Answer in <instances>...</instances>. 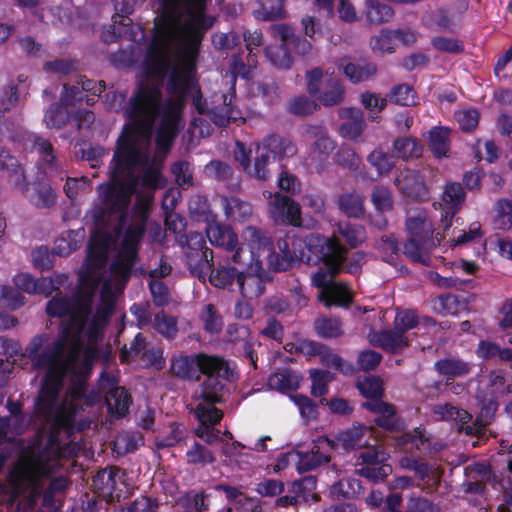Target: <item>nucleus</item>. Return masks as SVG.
Returning a JSON list of instances; mask_svg holds the SVG:
<instances>
[{
  "label": "nucleus",
  "instance_id": "obj_35",
  "mask_svg": "<svg viewBox=\"0 0 512 512\" xmlns=\"http://www.w3.org/2000/svg\"><path fill=\"white\" fill-rule=\"evenodd\" d=\"M0 173L13 178L16 186H23L25 189L27 188L23 168L19 164L18 160L6 149H0Z\"/></svg>",
  "mask_w": 512,
  "mask_h": 512
},
{
  "label": "nucleus",
  "instance_id": "obj_17",
  "mask_svg": "<svg viewBox=\"0 0 512 512\" xmlns=\"http://www.w3.org/2000/svg\"><path fill=\"white\" fill-rule=\"evenodd\" d=\"M336 66L353 84L365 82L377 73L375 63L366 60L354 63L350 61L349 57L340 58Z\"/></svg>",
  "mask_w": 512,
  "mask_h": 512
},
{
  "label": "nucleus",
  "instance_id": "obj_46",
  "mask_svg": "<svg viewBox=\"0 0 512 512\" xmlns=\"http://www.w3.org/2000/svg\"><path fill=\"white\" fill-rule=\"evenodd\" d=\"M393 149L398 158L408 160L418 158L422 154V146L411 137H398L393 141Z\"/></svg>",
  "mask_w": 512,
  "mask_h": 512
},
{
  "label": "nucleus",
  "instance_id": "obj_44",
  "mask_svg": "<svg viewBox=\"0 0 512 512\" xmlns=\"http://www.w3.org/2000/svg\"><path fill=\"white\" fill-rule=\"evenodd\" d=\"M494 211V227L499 230L512 229V197L498 199Z\"/></svg>",
  "mask_w": 512,
  "mask_h": 512
},
{
  "label": "nucleus",
  "instance_id": "obj_9",
  "mask_svg": "<svg viewBox=\"0 0 512 512\" xmlns=\"http://www.w3.org/2000/svg\"><path fill=\"white\" fill-rule=\"evenodd\" d=\"M206 236L213 246L225 248L227 251H234L232 262L248 265V263L242 259L245 250L243 247H238V236L230 226L221 224L215 220L208 222L206 226Z\"/></svg>",
  "mask_w": 512,
  "mask_h": 512
},
{
  "label": "nucleus",
  "instance_id": "obj_18",
  "mask_svg": "<svg viewBox=\"0 0 512 512\" xmlns=\"http://www.w3.org/2000/svg\"><path fill=\"white\" fill-rule=\"evenodd\" d=\"M181 121L182 115L163 111V118L159 122L155 139L159 149L166 151L170 149L181 129Z\"/></svg>",
  "mask_w": 512,
  "mask_h": 512
},
{
  "label": "nucleus",
  "instance_id": "obj_39",
  "mask_svg": "<svg viewBox=\"0 0 512 512\" xmlns=\"http://www.w3.org/2000/svg\"><path fill=\"white\" fill-rule=\"evenodd\" d=\"M337 204L340 211L350 218L359 219L364 216L363 198L355 192L340 195Z\"/></svg>",
  "mask_w": 512,
  "mask_h": 512
},
{
  "label": "nucleus",
  "instance_id": "obj_8",
  "mask_svg": "<svg viewBox=\"0 0 512 512\" xmlns=\"http://www.w3.org/2000/svg\"><path fill=\"white\" fill-rule=\"evenodd\" d=\"M116 298L108 287H103L100 293V299L96 306L94 314L89 317L85 334L89 340H98L103 336L105 327L109 324L111 316L115 310Z\"/></svg>",
  "mask_w": 512,
  "mask_h": 512
},
{
  "label": "nucleus",
  "instance_id": "obj_6",
  "mask_svg": "<svg viewBox=\"0 0 512 512\" xmlns=\"http://www.w3.org/2000/svg\"><path fill=\"white\" fill-rule=\"evenodd\" d=\"M193 72L194 68L172 69L166 84V91L171 97L164 101L165 111L183 114L190 94L199 86Z\"/></svg>",
  "mask_w": 512,
  "mask_h": 512
},
{
  "label": "nucleus",
  "instance_id": "obj_59",
  "mask_svg": "<svg viewBox=\"0 0 512 512\" xmlns=\"http://www.w3.org/2000/svg\"><path fill=\"white\" fill-rule=\"evenodd\" d=\"M314 328L317 334L322 338H337L343 333L340 320L332 317L316 319Z\"/></svg>",
  "mask_w": 512,
  "mask_h": 512
},
{
  "label": "nucleus",
  "instance_id": "obj_33",
  "mask_svg": "<svg viewBox=\"0 0 512 512\" xmlns=\"http://www.w3.org/2000/svg\"><path fill=\"white\" fill-rule=\"evenodd\" d=\"M475 353L484 361L497 359L500 362H512V349L502 348L490 340H480Z\"/></svg>",
  "mask_w": 512,
  "mask_h": 512
},
{
  "label": "nucleus",
  "instance_id": "obj_23",
  "mask_svg": "<svg viewBox=\"0 0 512 512\" xmlns=\"http://www.w3.org/2000/svg\"><path fill=\"white\" fill-rule=\"evenodd\" d=\"M370 342L384 351L399 354L410 344L409 339L398 330H382L370 337Z\"/></svg>",
  "mask_w": 512,
  "mask_h": 512
},
{
  "label": "nucleus",
  "instance_id": "obj_53",
  "mask_svg": "<svg viewBox=\"0 0 512 512\" xmlns=\"http://www.w3.org/2000/svg\"><path fill=\"white\" fill-rule=\"evenodd\" d=\"M70 118L68 109L59 103L50 105L44 115V122L49 129H61Z\"/></svg>",
  "mask_w": 512,
  "mask_h": 512
},
{
  "label": "nucleus",
  "instance_id": "obj_24",
  "mask_svg": "<svg viewBox=\"0 0 512 512\" xmlns=\"http://www.w3.org/2000/svg\"><path fill=\"white\" fill-rule=\"evenodd\" d=\"M185 261L190 273L200 281H205L213 263V252L211 249L193 251L185 248Z\"/></svg>",
  "mask_w": 512,
  "mask_h": 512
},
{
  "label": "nucleus",
  "instance_id": "obj_22",
  "mask_svg": "<svg viewBox=\"0 0 512 512\" xmlns=\"http://www.w3.org/2000/svg\"><path fill=\"white\" fill-rule=\"evenodd\" d=\"M258 148L270 155L273 161L292 157L297 153L295 144L289 138L279 134L265 136Z\"/></svg>",
  "mask_w": 512,
  "mask_h": 512
},
{
  "label": "nucleus",
  "instance_id": "obj_54",
  "mask_svg": "<svg viewBox=\"0 0 512 512\" xmlns=\"http://www.w3.org/2000/svg\"><path fill=\"white\" fill-rule=\"evenodd\" d=\"M185 456L187 463L191 465L205 466L214 463L216 460L213 452L210 449L196 441L186 451Z\"/></svg>",
  "mask_w": 512,
  "mask_h": 512
},
{
  "label": "nucleus",
  "instance_id": "obj_15",
  "mask_svg": "<svg viewBox=\"0 0 512 512\" xmlns=\"http://www.w3.org/2000/svg\"><path fill=\"white\" fill-rule=\"evenodd\" d=\"M235 96V88L232 86L229 94L222 95L223 103L210 108L208 116L218 127H226L237 120L244 121L241 110L232 104Z\"/></svg>",
  "mask_w": 512,
  "mask_h": 512
},
{
  "label": "nucleus",
  "instance_id": "obj_14",
  "mask_svg": "<svg viewBox=\"0 0 512 512\" xmlns=\"http://www.w3.org/2000/svg\"><path fill=\"white\" fill-rule=\"evenodd\" d=\"M166 39L167 32L165 30H155L144 58V67L147 72L161 75L167 70L168 66L163 58Z\"/></svg>",
  "mask_w": 512,
  "mask_h": 512
},
{
  "label": "nucleus",
  "instance_id": "obj_32",
  "mask_svg": "<svg viewBox=\"0 0 512 512\" xmlns=\"http://www.w3.org/2000/svg\"><path fill=\"white\" fill-rule=\"evenodd\" d=\"M302 377L291 369L274 372L268 378V386L281 393L297 390Z\"/></svg>",
  "mask_w": 512,
  "mask_h": 512
},
{
  "label": "nucleus",
  "instance_id": "obj_10",
  "mask_svg": "<svg viewBox=\"0 0 512 512\" xmlns=\"http://www.w3.org/2000/svg\"><path fill=\"white\" fill-rule=\"evenodd\" d=\"M269 215L276 224L293 227L302 225L300 204L290 196L278 192L274 199L269 202Z\"/></svg>",
  "mask_w": 512,
  "mask_h": 512
},
{
  "label": "nucleus",
  "instance_id": "obj_57",
  "mask_svg": "<svg viewBox=\"0 0 512 512\" xmlns=\"http://www.w3.org/2000/svg\"><path fill=\"white\" fill-rule=\"evenodd\" d=\"M253 92L256 96H260L268 105H274L280 101L279 88L273 80L254 82Z\"/></svg>",
  "mask_w": 512,
  "mask_h": 512
},
{
  "label": "nucleus",
  "instance_id": "obj_41",
  "mask_svg": "<svg viewBox=\"0 0 512 512\" xmlns=\"http://www.w3.org/2000/svg\"><path fill=\"white\" fill-rule=\"evenodd\" d=\"M366 19L368 22L373 24H381L389 22L394 11L386 3L380 2L379 0H366Z\"/></svg>",
  "mask_w": 512,
  "mask_h": 512
},
{
  "label": "nucleus",
  "instance_id": "obj_48",
  "mask_svg": "<svg viewBox=\"0 0 512 512\" xmlns=\"http://www.w3.org/2000/svg\"><path fill=\"white\" fill-rule=\"evenodd\" d=\"M349 120L345 121L340 126V133L351 139L358 138L366 128V123L363 117V112L359 109L351 108L349 111Z\"/></svg>",
  "mask_w": 512,
  "mask_h": 512
},
{
  "label": "nucleus",
  "instance_id": "obj_1",
  "mask_svg": "<svg viewBox=\"0 0 512 512\" xmlns=\"http://www.w3.org/2000/svg\"><path fill=\"white\" fill-rule=\"evenodd\" d=\"M163 111L161 89L156 85L139 83L124 110L129 123L123 127L116 146L144 155L142 144H149L155 121L163 118Z\"/></svg>",
  "mask_w": 512,
  "mask_h": 512
},
{
  "label": "nucleus",
  "instance_id": "obj_28",
  "mask_svg": "<svg viewBox=\"0 0 512 512\" xmlns=\"http://www.w3.org/2000/svg\"><path fill=\"white\" fill-rule=\"evenodd\" d=\"M498 409V402L494 397H485L481 401V407L476 421L472 425H466L465 432L469 435L481 434L485 426L491 424Z\"/></svg>",
  "mask_w": 512,
  "mask_h": 512
},
{
  "label": "nucleus",
  "instance_id": "obj_3",
  "mask_svg": "<svg viewBox=\"0 0 512 512\" xmlns=\"http://www.w3.org/2000/svg\"><path fill=\"white\" fill-rule=\"evenodd\" d=\"M96 288L95 282L81 284L71 296L58 290L47 302L45 312L51 318L69 317L77 332L82 333L92 314Z\"/></svg>",
  "mask_w": 512,
  "mask_h": 512
},
{
  "label": "nucleus",
  "instance_id": "obj_4",
  "mask_svg": "<svg viewBox=\"0 0 512 512\" xmlns=\"http://www.w3.org/2000/svg\"><path fill=\"white\" fill-rule=\"evenodd\" d=\"M302 241L305 247H303V260L301 262L309 265L322 263L332 273L341 272L348 250L337 238H328L310 233L302 237Z\"/></svg>",
  "mask_w": 512,
  "mask_h": 512
},
{
  "label": "nucleus",
  "instance_id": "obj_12",
  "mask_svg": "<svg viewBox=\"0 0 512 512\" xmlns=\"http://www.w3.org/2000/svg\"><path fill=\"white\" fill-rule=\"evenodd\" d=\"M466 200V192L459 182H448L442 194L441 226L443 231L448 230L454 217L461 210Z\"/></svg>",
  "mask_w": 512,
  "mask_h": 512
},
{
  "label": "nucleus",
  "instance_id": "obj_51",
  "mask_svg": "<svg viewBox=\"0 0 512 512\" xmlns=\"http://www.w3.org/2000/svg\"><path fill=\"white\" fill-rule=\"evenodd\" d=\"M194 414L201 426L206 429L218 424L223 418L222 410L205 402L199 403L195 407Z\"/></svg>",
  "mask_w": 512,
  "mask_h": 512
},
{
  "label": "nucleus",
  "instance_id": "obj_49",
  "mask_svg": "<svg viewBox=\"0 0 512 512\" xmlns=\"http://www.w3.org/2000/svg\"><path fill=\"white\" fill-rule=\"evenodd\" d=\"M265 55L279 69H290L293 64V57L285 45H269L265 48Z\"/></svg>",
  "mask_w": 512,
  "mask_h": 512
},
{
  "label": "nucleus",
  "instance_id": "obj_45",
  "mask_svg": "<svg viewBox=\"0 0 512 512\" xmlns=\"http://www.w3.org/2000/svg\"><path fill=\"white\" fill-rule=\"evenodd\" d=\"M406 230L411 238L436 241V237H433L434 230L432 224L420 215L406 220Z\"/></svg>",
  "mask_w": 512,
  "mask_h": 512
},
{
  "label": "nucleus",
  "instance_id": "obj_16",
  "mask_svg": "<svg viewBox=\"0 0 512 512\" xmlns=\"http://www.w3.org/2000/svg\"><path fill=\"white\" fill-rule=\"evenodd\" d=\"M208 274L209 282L216 288L227 289L233 292L236 291L237 284L243 285V271L231 266L229 263H219L216 267H211Z\"/></svg>",
  "mask_w": 512,
  "mask_h": 512
},
{
  "label": "nucleus",
  "instance_id": "obj_26",
  "mask_svg": "<svg viewBox=\"0 0 512 512\" xmlns=\"http://www.w3.org/2000/svg\"><path fill=\"white\" fill-rule=\"evenodd\" d=\"M201 375L217 377L219 380L231 381L235 379L234 370L230 362L220 356L202 353Z\"/></svg>",
  "mask_w": 512,
  "mask_h": 512
},
{
  "label": "nucleus",
  "instance_id": "obj_2",
  "mask_svg": "<svg viewBox=\"0 0 512 512\" xmlns=\"http://www.w3.org/2000/svg\"><path fill=\"white\" fill-rule=\"evenodd\" d=\"M147 162L145 155L116 146L111 161L110 181L98 186L100 201L110 207V211L122 213L129 204L130 195L136 184L137 164Z\"/></svg>",
  "mask_w": 512,
  "mask_h": 512
},
{
  "label": "nucleus",
  "instance_id": "obj_50",
  "mask_svg": "<svg viewBox=\"0 0 512 512\" xmlns=\"http://www.w3.org/2000/svg\"><path fill=\"white\" fill-rule=\"evenodd\" d=\"M243 285L237 284V289L243 297H258L265 290L263 277L243 271Z\"/></svg>",
  "mask_w": 512,
  "mask_h": 512
},
{
  "label": "nucleus",
  "instance_id": "obj_20",
  "mask_svg": "<svg viewBox=\"0 0 512 512\" xmlns=\"http://www.w3.org/2000/svg\"><path fill=\"white\" fill-rule=\"evenodd\" d=\"M202 353L184 355L171 360L170 370L183 380L199 381L201 378Z\"/></svg>",
  "mask_w": 512,
  "mask_h": 512
},
{
  "label": "nucleus",
  "instance_id": "obj_52",
  "mask_svg": "<svg viewBox=\"0 0 512 512\" xmlns=\"http://www.w3.org/2000/svg\"><path fill=\"white\" fill-rule=\"evenodd\" d=\"M74 155L77 159L90 162L91 167H96L104 155V149L99 145L93 146L86 141L79 140L75 143Z\"/></svg>",
  "mask_w": 512,
  "mask_h": 512
},
{
  "label": "nucleus",
  "instance_id": "obj_58",
  "mask_svg": "<svg viewBox=\"0 0 512 512\" xmlns=\"http://www.w3.org/2000/svg\"><path fill=\"white\" fill-rule=\"evenodd\" d=\"M30 201L38 208H50L56 202V194L53 189L45 183L34 184V194Z\"/></svg>",
  "mask_w": 512,
  "mask_h": 512
},
{
  "label": "nucleus",
  "instance_id": "obj_30",
  "mask_svg": "<svg viewBox=\"0 0 512 512\" xmlns=\"http://www.w3.org/2000/svg\"><path fill=\"white\" fill-rule=\"evenodd\" d=\"M435 371L447 380L463 377L470 373L471 365L459 358L446 357L434 363Z\"/></svg>",
  "mask_w": 512,
  "mask_h": 512
},
{
  "label": "nucleus",
  "instance_id": "obj_37",
  "mask_svg": "<svg viewBox=\"0 0 512 512\" xmlns=\"http://www.w3.org/2000/svg\"><path fill=\"white\" fill-rule=\"evenodd\" d=\"M450 129L443 126H435L429 131V149L436 158L447 155L450 149Z\"/></svg>",
  "mask_w": 512,
  "mask_h": 512
},
{
  "label": "nucleus",
  "instance_id": "obj_11",
  "mask_svg": "<svg viewBox=\"0 0 512 512\" xmlns=\"http://www.w3.org/2000/svg\"><path fill=\"white\" fill-rule=\"evenodd\" d=\"M100 380L102 386L107 384L110 387L105 395L108 412L117 418L124 417L132 404L131 395L124 387L117 386V379L106 371L101 373Z\"/></svg>",
  "mask_w": 512,
  "mask_h": 512
},
{
  "label": "nucleus",
  "instance_id": "obj_31",
  "mask_svg": "<svg viewBox=\"0 0 512 512\" xmlns=\"http://www.w3.org/2000/svg\"><path fill=\"white\" fill-rule=\"evenodd\" d=\"M111 243L109 233H94L89 241L87 258L90 262H95L97 266H102L108 258V250Z\"/></svg>",
  "mask_w": 512,
  "mask_h": 512
},
{
  "label": "nucleus",
  "instance_id": "obj_56",
  "mask_svg": "<svg viewBox=\"0 0 512 512\" xmlns=\"http://www.w3.org/2000/svg\"><path fill=\"white\" fill-rule=\"evenodd\" d=\"M461 307V301L451 293L441 294L433 301V310L442 315H456Z\"/></svg>",
  "mask_w": 512,
  "mask_h": 512
},
{
  "label": "nucleus",
  "instance_id": "obj_13",
  "mask_svg": "<svg viewBox=\"0 0 512 512\" xmlns=\"http://www.w3.org/2000/svg\"><path fill=\"white\" fill-rule=\"evenodd\" d=\"M361 407L377 416L374 424L391 433L400 432L403 429V422L397 414V407L389 402L361 403Z\"/></svg>",
  "mask_w": 512,
  "mask_h": 512
},
{
  "label": "nucleus",
  "instance_id": "obj_55",
  "mask_svg": "<svg viewBox=\"0 0 512 512\" xmlns=\"http://www.w3.org/2000/svg\"><path fill=\"white\" fill-rule=\"evenodd\" d=\"M63 385V375L53 369L47 371L42 379L39 394L48 396V398H59V394Z\"/></svg>",
  "mask_w": 512,
  "mask_h": 512
},
{
  "label": "nucleus",
  "instance_id": "obj_29",
  "mask_svg": "<svg viewBox=\"0 0 512 512\" xmlns=\"http://www.w3.org/2000/svg\"><path fill=\"white\" fill-rule=\"evenodd\" d=\"M319 297L326 307H348L352 302V295L347 285L338 282H334L326 290H322Z\"/></svg>",
  "mask_w": 512,
  "mask_h": 512
},
{
  "label": "nucleus",
  "instance_id": "obj_40",
  "mask_svg": "<svg viewBox=\"0 0 512 512\" xmlns=\"http://www.w3.org/2000/svg\"><path fill=\"white\" fill-rule=\"evenodd\" d=\"M147 144H142V152L147 157V162L137 164V167H143V174L141 182L143 187L149 189H158L164 186L161 169L154 164L150 163V157L145 147Z\"/></svg>",
  "mask_w": 512,
  "mask_h": 512
},
{
  "label": "nucleus",
  "instance_id": "obj_60",
  "mask_svg": "<svg viewBox=\"0 0 512 512\" xmlns=\"http://www.w3.org/2000/svg\"><path fill=\"white\" fill-rule=\"evenodd\" d=\"M271 162V156L263 152L258 148L257 156L254 159V164L249 165V170H246L250 177L255 178L259 181H266L270 177V171L268 169V165Z\"/></svg>",
  "mask_w": 512,
  "mask_h": 512
},
{
  "label": "nucleus",
  "instance_id": "obj_27",
  "mask_svg": "<svg viewBox=\"0 0 512 512\" xmlns=\"http://www.w3.org/2000/svg\"><path fill=\"white\" fill-rule=\"evenodd\" d=\"M139 261V253L119 249L117 256L110 265V271L116 279L127 283L132 275L134 266Z\"/></svg>",
  "mask_w": 512,
  "mask_h": 512
},
{
  "label": "nucleus",
  "instance_id": "obj_25",
  "mask_svg": "<svg viewBox=\"0 0 512 512\" xmlns=\"http://www.w3.org/2000/svg\"><path fill=\"white\" fill-rule=\"evenodd\" d=\"M443 238L440 232L436 233V241L409 237L404 243L403 253L415 263L427 264L429 251L439 245Z\"/></svg>",
  "mask_w": 512,
  "mask_h": 512
},
{
  "label": "nucleus",
  "instance_id": "obj_19",
  "mask_svg": "<svg viewBox=\"0 0 512 512\" xmlns=\"http://www.w3.org/2000/svg\"><path fill=\"white\" fill-rule=\"evenodd\" d=\"M220 205L228 221L244 223L253 215L252 204L235 195H220Z\"/></svg>",
  "mask_w": 512,
  "mask_h": 512
},
{
  "label": "nucleus",
  "instance_id": "obj_62",
  "mask_svg": "<svg viewBox=\"0 0 512 512\" xmlns=\"http://www.w3.org/2000/svg\"><path fill=\"white\" fill-rule=\"evenodd\" d=\"M154 327L159 334L167 339H174L178 333L176 317L166 315L164 311L155 314Z\"/></svg>",
  "mask_w": 512,
  "mask_h": 512
},
{
  "label": "nucleus",
  "instance_id": "obj_36",
  "mask_svg": "<svg viewBox=\"0 0 512 512\" xmlns=\"http://www.w3.org/2000/svg\"><path fill=\"white\" fill-rule=\"evenodd\" d=\"M345 88L340 78L329 76L325 79V89L316 97L324 106H334L344 99Z\"/></svg>",
  "mask_w": 512,
  "mask_h": 512
},
{
  "label": "nucleus",
  "instance_id": "obj_61",
  "mask_svg": "<svg viewBox=\"0 0 512 512\" xmlns=\"http://www.w3.org/2000/svg\"><path fill=\"white\" fill-rule=\"evenodd\" d=\"M355 473L373 483L384 482L392 473V466L387 463H379L373 466H362L355 470Z\"/></svg>",
  "mask_w": 512,
  "mask_h": 512
},
{
  "label": "nucleus",
  "instance_id": "obj_21",
  "mask_svg": "<svg viewBox=\"0 0 512 512\" xmlns=\"http://www.w3.org/2000/svg\"><path fill=\"white\" fill-rule=\"evenodd\" d=\"M120 472L121 469L117 466L98 471L92 478L94 491L108 501H113L115 498L119 499L120 494L116 493V486Z\"/></svg>",
  "mask_w": 512,
  "mask_h": 512
},
{
  "label": "nucleus",
  "instance_id": "obj_64",
  "mask_svg": "<svg viewBox=\"0 0 512 512\" xmlns=\"http://www.w3.org/2000/svg\"><path fill=\"white\" fill-rule=\"evenodd\" d=\"M367 433L365 426H353L338 435V440L342 443L345 449H355L362 446L363 437Z\"/></svg>",
  "mask_w": 512,
  "mask_h": 512
},
{
  "label": "nucleus",
  "instance_id": "obj_43",
  "mask_svg": "<svg viewBox=\"0 0 512 512\" xmlns=\"http://www.w3.org/2000/svg\"><path fill=\"white\" fill-rule=\"evenodd\" d=\"M225 385L217 377H209L201 384L199 399L203 402L215 405L223 401L222 392Z\"/></svg>",
  "mask_w": 512,
  "mask_h": 512
},
{
  "label": "nucleus",
  "instance_id": "obj_63",
  "mask_svg": "<svg viewBox=\"0 0 512 512\" xmlns=\"http://www.w3.org/2000/svg\"><path fill=\"white\" fill-rule=\"evenodd\" d=\"M367 161L377 170L379 175L389 173L395 166L394 156L381 149L373 150L368 155Z\"/></svg>",
  "mask_w": 512,
  "mask_h": 512
},
{
  "label": "nucleus",
  "instance_id": "obj_47",
  "mask_svg": "<svg viewBox=\"0 0 512 512\" xmlns=\"http://www.w3.org/2000/svg\"><path fill=\"white\" fill-rule=\"evenodd\" d=\"M375 248L381 254L383 261L394 265L400 252V246L393 234L382 235L375 244Z\"/></svg>",
  "mask_w": 512,
  "mask_h": 512
},
{
  "label": "nucleus",
  "instance_id": "obj_38",
  "mask_svg": "<svg viewBox=\"0 0 512 512\" xmlns=\"http://www.w3.org/2000/svg\"><path fill=\"white\" fill-rule=\"evenodd\" d=\"M357 389L367 401L364 403H381L384 394L383 382L380 377L369 376L357 383Z\"/></svg>",
  "mask_w": 512,
  "mask_h": 512
},
{
  "label": "nucleus",
  "instance_id": "obj_7",
  "mask_svg": "<svg viewBox=\"0 0 512 512\" xmlns=\"http://www.w3.org/2000/svg\"><path fill=\"white\" fill-rule=\"evenodd\" d=\"M278 252L268 256L269 264L274 271H287L303 260L304 242L301 236L287 234L277 240Z\"/></svg>",
  "mask_w": 512,
  "mask_h": 512
},
{
  "label": "nucleus",
  "instance_id": "obj_5",
  "mask_svg": "<svg viewBox=\"0 0 512 512\" xmlns=\"http://www.w3.org/2000/svg\"><path fill=\"white\" fill-rule=\"evenodd\" d=\"M68 334L69 326L63 330L61 337L51 343H49L50 336L47 333L34 336L25 347V356L36 369L56 370L57 363L64 355Z\"/></svg>",
  "mask_w": 512,
  "mask_h": 512
},
{
  "label": "nucleus",
  "instance_id": "obj_34",
  "mask_svg": "<svg viewBox=\"0 0 512 512\" xmlns=\"http://www.w3.org/2000/svg\"><path fill=\"white\" fill-rule=\"evenodd\" d=\"M286 0H258L259 8L253 11L257 20L276 21L286 17L284 3Z\"/></svg>",
  "mask_w": 512,
  "mask_h": 512
},
{
  "label": "nucleus",
  "instance_id": "obj_42",
  "mask_svg": "<svg viewBox=\"0 0 512 512\" xmlns=\"http://www.w3.org/2000/svg\"><path fill=\"white\" fill-rule=\"evenodd\" d=\"M337 229L351 248L358 247L366 240V230L361 224L349 221L339 222Z\"/></svg>",
  "mask_w": 512,
  "mask_h": 512
}]
</instances>
